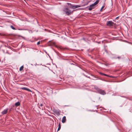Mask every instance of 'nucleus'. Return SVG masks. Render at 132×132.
Returning a JSON list of instances; mask_svg holds the SVG:
<instances>
[{
    "instance_id": "nucleus-3",
    "label": "nucleus",
    "mask_w": 132,
    "mask_h": 132,
    "mask_svg": "<svg viewBox=\"0 0 132 132\" xmlns=\"http://www.w3.org/2000/svg\"><path fill=\"white\" fill-rule=\"evenodd\" d=\"M67 4L68 5L70 6V8L73 9H75L78 7H81V6L79 5H73L69 3H67Z\"/></svg>"
},
{
    "instance_id": "nucleus-20",
    "label": "nucleus",
    "mask_w": 132,
    "mask_h": 132,
    "mask_svg": "<svg viewBox=\"0 0 132 132\" xmlns=\"http://www.w3.org/2000/svg\"><path fill=\"white\" fill-rule=\"evenodd\" d=\"M108 76H107V77H110V78H113V77L112 76H109V75H108Z\"/></svg>"
},
{
    "instance_id": "nucleus-4",
    "label": "nucleus",
    "mask_w": 132,
    "mask_h": 132,
    "mask_svg": "<svg viewBox=\"0 0 132 132\" xmlns=\"http://www.w3.org/2000/svg\"><path fill=\"white\" fill-rule=\"evenodd\" d=\"M53 111L56 115L58 116L60 114V113L61 112V111L59 110H57L55 109H54Z\"/></svg>"
},
{
    "instance_id": "nucleus-26",
    "label": "nucleus",
    "mask_w": 132,
    "mask_h": 132,
    "mask_svg": "<svg viewBox=\"0 0 132 132\" xmlns=\"http://www.w3.org/2000/svg\"><path fill=\"white\" fill-rule=\"evenodd\" d=\"M47 54L48 55V56H49V57L50 58H51V57H50V56L49 55V54H48V53H47Z\"/></svg>"
},
{
    "instance_id": "nucleus-7",
    "label": "nucleus",
    "mask_w": 132,
    "mask_h": 132,
    "mask_svg": "<svg viewBox=\"0 0 132 132\" xmlns=\"http://www.w3.org/2000/svg\"><path fill=\"white\" fill-rule=\"evenodd\" d=\"M95 5L94 4V3L90 5L89 7L88 10L89 11L93 9L94 8L93 7Z\"/></svg>"
},
{
    "instance_id": "nucleus-18",
    "label": "nucleus",
    "mask_w": 132,
    "mask_h": 132,
    "mask_svg": "<svg viewBox=\"0 0 132 132\" xmlns=\"http://www.w3.org/2000/svg\"><path fill=\"white\" fill-rule=\"evenodd\" d=\"M87 77L89 78V79H92V80H96V79H94L93 78H90V77L89 76H88V77Z\"/></svg>"
},
{
    "instance_id": "nucleus-16",
    "label": "nucleus",
    "mask_w": 132,
    "mask_h": 132,
    "mask_svg": "<svg viewBox=\"0 0 132 132\" xmlns=\"http://www.w3.org/2000/svg\"><path fill=\"white\" fill-rule=\"evenodd\" d=\"M99 2V1L98 0H97L94 3V4H95V5H96V4H97Z\"/></svg>"
},
{
    "instance_id": "nucleus-8",
    "label": "nucleus",
    "mask_w": 132,
    "mask_h": 132,
    "mask_svg": "<svg viewBox=\"0 0 132 132\" xmlns=\"http://www.w3.org/2000/svg\"><path fill=\"white\" fill-rule=\"evenodd\" d=\"M21 89L23 90H26L27 91H28L30 92H32V91L30 89L26 88V87H22L21 88Z\"/></svg>"
},
{
    "instance_id": "nucleus-21",
    "label": "nucleus",
    "mask_w": 132,
    "mask_h": 132,
    "mask_svg": "<svg viewBox=\"0 0 132 132\" xmlns=\"http://www.w3.org/2000/svg\"><path fill=\"white\" fill-rule=\"evenodd\" d=\"M104 7V6H103L102 7H101L100 10V11H101L102 9Z\"/></svg>"
},
{
    "instance_id": "nucleus-10",
    "label": "nucleus",
    "mask_w": 132,
    "mask_h": 132,
    "mask_svg": "<svg viewBox=\"0 0 132 132\" xmlns=\"http://www.w3.org/2000/svg\"><path fill=\"white\" fill-rule=\"evenodd\" d=\"M66 118L65 116H64L62 120V122L64 123L65 121H66Z\"/></svg>"
},
{
    "instance_id": "nucleus-28",
    "label": "nucleus",
    "mask_w": 132,
    "mask_h": 132,
    "mask_svg": "<svg viewBox=\"0 0 132 132\" xmlns=\"http://www.w3.org/2000/svg\"><path fill=\"white\" fill-rule=\"evenodd\" d=\"M119 18V17H117L116 18V19Z\"/></svg>"
},
{
    "instance_id": "nucleus-22",
    "label": "nucleus",
    "mask_w": 132,
    "mask_h": 132,
    "mask_svg": "<svg viewBox=\"0 0 132 132\" xmlns=\"http://www.w3.org/2000/svg\"><path fill=\"white\" fill-rule=\"evenodd\" d=\"M40 43V41H39L38 42H37V45H38Z\"/></svg>"
},
{
    "instance_id": "nucleus-27",
    "label": "nucleus",
    "mask_w": 132,
    "mask_h": 132,
    "mask_svg": "<svg viewBox=\"0 0 132 132\" xmlns=\"http://www.w3.org/2000/svg\"><path fill=\"white\" fill-rule=\"evenodd\" d=\"M70 64H71V65H75V64H73V63H71Z\"/></svg>"
},
{
    "instance_id": "nucleus-12",
    "label": "nucleus",
    "mask_w": 132,
    "mask_h": 132,
    "mask_svg": "<svg viewBox=\"0 0 132 132\" xmlns=\"http://www.w3.org/2000/svg\"><path fill=\"white\" fill-rule=\"evenodd\" d=\"M98 73L101 75H103V76H108V75H107L106 74L104 73H102V72H99Z\"/></svg>"
},
{
    "instance_id": "nucleus-9",
    "label": "nucleus",
    "mask_w": 132,
    "mask_h": 132,
    "mask_svg": "<svg viewBox=\"0 0 132 132\" xmlns=\"http://www.w3.org/2000/svg\"><path fill=\"white\" fill-rule=\"evenodd\" d=\"M7 111H8L7 109H5L2 112V113L3 114H6L7 113Z\"/></svg>"
},
{
    "instance_id": "nucleus-2",
    "label": "nucleus",
    "mask_w": 132,
    "mask_h": 132,
    "mask_svg": "<svg viewBox=\"0 0 132 132\" xmlns=\"http://www.w3.org/2000/svg\"><path fill=\"white\" fill-rule=\"evenodd\" d=\"M95 89L100 94L102 95H104L106 94L104 90H103L99 88L98 87L95 88Z\"/></svg>"
},
{
    "instance_id": "nucleus-17",
    "label": "nucleus",
    "mask_w": 132,
    "mask_h": 132,
    "mask_svg": "<svg viewBox=\"0 0 132 132\" xmlns=\"http://www.w3.org/2000/svg\"><path fill=\"white\" fill-rule=\"evenodd\" d=\"M10 27L12 29H13V30H16V29L14 27L12 26V25H11L10 26Z\"/></svg>"
},
{
    "instance_id": "nucleus-23",
    "label": "nucleus",
    "mask_w": 132,
    "mask_h": 132,
    "mask_svg": "<svg viewBox=\"0 0 132 132\" xmlns=\"http://www.w3.org/2000/svg\"><path fill=\"white\" fill-rule=\"evenodd\" d=\"M104 64L106 66L108 65L109 64L108 63L105 64Z\"/></svg>"
},
{
    "instance_id": "nucleus-32",
    "label": "nucleus",
    "mask_w": 132,
    "mask_h": 132,
    "mask_svg": "<svg viewBox=\"0 0 132 132\" xmlns=\"http://www.w3.org/2000/svg\"><path fill=\"white\" fill-rule=\"evenodd\" d=\"M92 76L93 78H94V79H95V78L94 77H93V76ZM95 79H96V78H95ZM96 80H97V78H96Z\"/></svg>"
},
{
    "instance_id": "nucleus-30",
    "label": "nucleus",
    "mask_w": 132,
    "mask_h": 132,
    "mask_svg": "<svg viewBox=\"0 0 132 132\" xmlns=\"http://www.w3.org/2000/svg\"><path fill=\"white\" fill-rule=\"evenodd\" d=\"M45 52L47 54V52L46 51H45Z\"/></svg>"
},
{
    "instance_id": "nucleus-19",
    "label": "nucleus",
    "mask_w": 132,
    "mask_h": 132,
    "mask_svg": "<svg viewBox=\"0 0 132 132\" xmlns=\"http://www.w3.org/2000/svg\"><path fill=\"white\" fill-rule=\"evenodd\" d=\"M4 47H7V48H11V47L10 46H9V47H7L5 45H4Z\"/></svg>"
},
{
    "instance_id": "nucleus-35",
    "label": "nucleus",
    "mask_w": 132,
    "mask_h": 132,
    "mask_svg": "<svg viewBox=\"0 0 132 132\" xmlns=\"http://www.w3.org/2000/svg\"><path fill=\"white\" fill-rule=\"evenodd\" d=\"M112 55H114L113 54H112Z\"/></svg>"
},
{
    "instance_id": "nucleus-31",
    "label": "nucleus",
    "mask_w": 132,
    "mask_h": 132,
    "mask_svg": "<svg viewBox=\"0 0 132 132\" xmlns=\"http://www.w3.org/2000/svg\"><path fill=\"white\" fill-rule=\"evenodd\" d=\"M84 76H85L86 77H87V76H86L85 75H84Z\"/></svg>"
},
{
    "instance_id": "nucleus-36",
    "label": "nucleus",
    "mask_w": 132,
    "mask_h": 132,
    "mask_svg": "<svg viewBox=\"0 0 132 132\" xmlns=\"http://www.w3.org/2000/svg\"><path fill=\"white\" fill-rule=\"evenodd\" d=\"M1 116H0V117H1Z\"/></svg>"
},
{
    "instance_id": "nucleus-14",
    "label": "nucleus",
    "mask_w": 132,
    "mask_h": 132,
    "mask_svg": "<svg viewBox=\"0 0 132 132\" xmlns=\"http://www.w3.org/2000/svg\"><path fill=\"white\" fill-rule=\"evenodd\" d=\"M61 128V125L60 124V122L59 124V127H58V128L57 129V131H58L59 130H60Z\"/></svg>"
},
{
    "instance_id": "nucleus-6",
    "label": "nucleus",
    "mask_w": 132,
    "mask_h": 132,
    "mask_svg": "<svg viewBox=\"0 0 132 132\" xmlns=\"http://www.w3.org/2000/svg\"><path fill=\"white\" fill-rule=\"evenodd\" d=\"M91 76H93V77H94L95 78H96L97 79H100V80H101L102 81H106V80H105V79H102L99 78L98 77V76L97 75H95V76H94V75L91 74Z\"/></svg>"
},
{
    "instance_id": "nucleus-13",
    "label": "nucleus",
    "mask_w": 132,
    "mask_h": 132,
    "mask_svg": "<svg viewBox=\"0 0 132 132\" xmlns=\"http://www.w3.org/2000/svg\"><path fill=\"white\" fill-rule=\"evenodd\" d=\"M113 58L116 59H120L121 58V57L120 56L114 57H113Z\"/></svg>"
},
{
    "instance_id": "nucleus-33",
    "label": "nucleus",
    "mask_w": 132,
    "mask_h": 132,
    "mask_svg": "<svg viewBox=\"0 0 132 132\" xmlns=\"http://www.w3.org/2000/svg\"><path fill=\"white\" fill-rule=\"evenodd\" d=\"M3 51L4 52V50H3Z\"/></svg>"
},
{
    "instance_id": "nucleus-29",
    "label": "nucleus",
    "mask_w": 132,
    "mask_h": 132,
    "mask_svg": "<svg viewBox=\"0 0 132 132\" xmlns=\"http://www.w3.org/2000/svg\"><path fill=\"white\" fill-rule=\"evenodd\" d=\"M6 53L8 54H9V53L7 52V51Z\"/></svg>"
},
{
    "instance_id": "nucleus-1",
    "label": "nucleus",
    "mask_w": 132,
    "mask_h": 132,
    "mask_svg": "<svg viewBox=\"0 0 132 132\" xmlns=\"http://www.w3.org/2000/svg\"><path fill=\"white\" fill-rule=\"evenodd\" d=\"M75 10H73L72 11H71V10L68 8V7H66L64 8L63 11L65 12V14L68 15H69L72 13H73V12L75 11Z\"/></svg>"
},
{
    "instance_id": "nucleus-5",
    "label": "nucleus",
    "mask_w": 132,
    "mask_h": 132,
    "mask_svg": "<svg viewBox=\"0 0 132 132\" xmlns=\"http://www.w3.org/2000/svg\"><path fill=\"white\" fill-rule=\"evenodd\" d=\"M114 23L111 21H108L106 23V25L107 26L111 27L113 26V24Z\"/></svg>"
},
{
    "instance_id": "nucleus-15",
    "label": "nucleus",
    "mask_w": 132,
    "mask_h": 132,
    "mask_svg": "<svg viewBox=\"0 0 132 132\" xmlns=\"http://www.w3.org/2000/svg\"><path fill=\"white\" fill-rule=\"evenodd\" d=\"M23 68L24 67L23 66H22L20 68L19 71H21L23 69Z\"/></svg>"
},
{
    "instance_id": "nucleus-34",
    "label": "nucleus",
    "mask_w": 132,
    "mask_h": 132,
    "mask_svg": "<svg viewBox=\"0 0 132 132\" xmlns=\"http://www.w3.org/2000/svg\"><path fill=\"white\" fill-rule=\"evenodd\" d=\"M46 30V29H45V30Z\"/></svg>"
},
{
    "instance_id": "nucleus-11",
    "label": "nucleus",
    "mask_w": 132,
    "mask_h": 132,
    "mask_svg": "<svg viewBox=\"0 0 132 132\" xmlns=\"http://www.w3.org/2000/svg\"><path fill=\"white\" fill-rule=\"evenodd\" d=\"M20 103L19 102H18L16 103L15 104V105L16 107H17L18 106H20Z\"/></svg>"
},
{
    "instance_id": "nucleus-25",
    "label": "nucleus",
    "mask_w": 132,
    "mask_h": 132,
    "mask_svg": "<svg viewBox=\"0 0 132 132\" xmlns=\"http://www.w3.org/2000/svg\"><path fill=\"white\" fill-rule=\"evenodd\" d=\"M0 42H1V43H4V42L3 41H0Z\"/></svg>"
},
{
    "instance_id": "nucleus-24",
    "label": "nucleus",
    "mask_w": 132,
    "mask_h": 132,
    "mask_svg": "<svg viewBox=\"0 0 132 132\" xmlns=\"http://www.w3.org/2000/svg\"><path fill=\"white\" fill-rule=\"evenodd\" d=\"M39 106H43V104H40Z\"/></svg>"
}]
</instances>
